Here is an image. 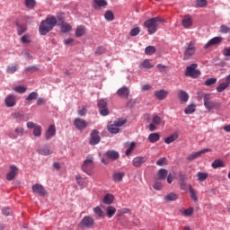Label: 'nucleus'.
<instances>
[{"mask_svg":"<svg viewBox=\"0 0 230 230\" xmlns=\"http://www.w3.org/2000/svg\"><path fill=\"white\" fill-rule=\"evenodd\" d=\"M57 24V17L55 16H49L46 18L45 21H42L40 24L39 31L40 35H48L53 28H55Z\"/></svg>","mask_w":230,"mask_h":230,"instance_id":"f257e3e1","label":"nucleus"},{"mask_svg":"<svg viewBox=\"0 0 230 230\" xmlns=\"http://www.w3.org/2000/svg\"><path fill=\"white\" fill-rule=\"evenodd\" d=\"M164 22V20L159 18V17H154L151 18L144 22L145 28H147V31L149 35H154L155 31H157V28L159 26V23Z\"/></svg>","mask_w":230,"mask_h":230,"instance_id":"f03ea898","label":"nucleus"},{"mask_svg":"<svg viewBox=\"0 0 230 230\" xmlns=\"http://www.w3.org/2000/svg\"><path fill=\"white\" fill-rule=\"evenodd\" d=\"M202 96L205 109H207V111H220V109H222V102L211 101L210 94L203 93Z\"/></svg>","mask_w":230,"mask_h":230,"instance_id":"7ed1b4c3","label":"nucleus"},{"mask_svg":"<svg viewBox=\"0 0 230 230\" xmlns=\"http://www.w3.org/2000/svg\"><path fill=\"white\" fill-rule=\"evenodd\" d=\"M94 168V158L91 155L87 156L86 159L84 161L82 165V170L87 175H91L93 169Z\"/></svg>","mask_w":230,"mask_h":230,"instance_id":"20e7f679","label":"nucleus"},{"mask_svg":"<svg viewBox=\"0 0 230 230\" xmlns=\"http://www.w3.org/2000/svg\"><path fill=\"white\" fill-rule=\"evenodd\" d=\"M104 156L101 159V162L102 164H108L109 161H117V159H119V153L115 150H109L105 153Z\"/></svg>","mask_w":230,"mask_h":230,"instance_id":"39448f33","label":"nucleus"},{"mask_svg":"<svg viewBox=\"0 0 230 230\" xmlns=\"http://www.w3.org/2000/svg\"><path fill=\"white\" fill-rule=\"evenodd\" d=\"M197 49L195 48V41H190L186 47L183 55V60H190L195 55Z\"/></svg>","mask_w":230,"mask_h":230,"instance_id":"423d86ee","label":"nucleus"},{"mask_svg":"<svg viewBox=\"0 0 230 230\" xmlns=\"http://www.w3.org/2000/svg\"><path fill=\"white\" fill-rule=\"evenodd\" d=\"M197 67H199V65L195 63L187 66L185 71V76H190V78H199L200 75V70H197Z\"/></svg>","mask_w":230,"mask_h":230,"instance_id":"0eeeda50","label":"nucleus"},{"mask_svg":"<svg viewBox=\"0 0 230 230\" xmlns=\"http://www.w3.org/2000/svg\"><path fill=\"white\" fill-rule=\"evenodd\" d=\"M78 226L81 229H91L94 226V218L91 216H85Z\"/></svg>","mask_w":230,"mask_h":230,"instance_id":"6e6552de","label":"nucleus"},{"mask_svg":"<svg viewBox=\"0 0 230 230\" xmlns=\"http://www.w3.org/2000/svg\"><path fill=\"white\" fill-rule=\"evenodd\" d=\"M98 108H99V112L101 116H109L110 111H109V108H107V102H105V100L101 99L98 102Z\"/></svg>","mask_w":230,"mask_h":230,"instance_id":"1a4fd4ad","label":"nucleus"},{"mask_svg":"<svg viewBox=\"0 0 230 230\" xmlns=\"http://www.w3.org/2000/svg\"><path fill=\"white\" fill-rule=\"evenodd\" d=\"M32 191L40 197H46V195H48V190L44 189V186H42V184L39 183H36L32 186Z\"/></svg>","mask_w":230,"mask_h":230,"instance_id":"9d476101","label":"nucleus"},{"mask_svg":"<svg viewBox=\"0 0 230 230\" xmlns=\"http://www.w3.org/2000/svg\"><path fill=\"white\" fill-rule=\"evenodd\" d=\"M208 152H211V148H205L196 153H192L187 156V161L189 162L195 161V159H199L200 155H203V154H208Z\"/></svg>","mask_w":230,"mask_h":230,"instance_id":"9b49d317","label":"nucleus"},{"mask_svg":"<svg viewBox=\"0 0 230 230\" xmlns=\"http://www.w3.org/2000/svg\"><path fill=\"white\" fill-rule=\"evenodd\" d=\"M74 126L77 130H84L86 127H89V122L85 121L84 119L76 118L74 120Z\"/></svg>","mask_w":230,"mask_h":230,"instance_id":"f8f14e48","label":"nucleus"},{"mask_svg":"<svg viewBox=\"0 0 230 230\" xmlns=\"http://www.w3.org/2000/svg\"><path fill=\"white\" fill-rule=\"evenodd\" d=\"M100 141H102V137H100V132H98L96 129H93L90 134V145H98Z\"/></svg>","mask_w":230,"mask_h":230,"instance_id":"ddd939ff","label":"nucleus"},{"mask_svg":"<svg viewBox=\"0 0 230 230\" xmlns=\"http://www.w3.org/2000/svg\"><path fill=\"white\" fill-rule=\"evenodd\" d=\"M146 161H148V157L146 156H137L133 158L132 164L135 166V168H141V166H143Z\"/></svg>","mask_w":230,"mask_h":230,"instance_id":"4468645a","label":"nucleus"},{"mask_svg":"<svg viewBox=\"0 0 230 230\" xmlns=\"http://www.w3.org/2000/svg\"><path fill=\"white\" fill-rule=\"evenodd\" d=\"M22 137L24 136V128H16L13 131L9 132L8 137L11 139H17V137Z\"/></svg>","mask_w":230,"mask_h":230,"instance_id":"2eb2a0df","label":"nucleus"},{"mask_svg":"<svg viewBox=\"0 0 230 230\" xmlns=\"http://www.w3.org/2000/svg\"><path fill=\"white\" fill-rule=\"evenodd\" d=\"M17 103V97L13 94H8L4 99V104L6 107H15Z\"/></svg>","mask_w":230,"mask_h":230,"instance_id":"dca6fc26","label":"nucleus"},{"mask_svg":"<svg viewBox=\"0 0 230 230\" xmlns=\"http://www.w3.org/2000/svg\"><path fill=\"white\" fill-rule=\"evenodd\" d=\"M222 40H224V38L222 37L212 38L208 41V43L205 44L204 49H208V48H210V46H217V44H220Z\"/></svg>","mask_w":230,"mask_h":230,"instance_id":"f3484780","label":"nucleus"},{"mask_svg":"<svg viewBox=\"0 0 230 230\" xmlns=\"http://www.w3.org/2000/svg\"><path fill=\"white\" fill-rule=\"evenodd\" d=\"M117 94L119 98H125L127 100L130 94V90L127 86H122L117 91Z\"/></svg>","mask_w":230,"mask_h":230,"instance_id":"a211bd4d","label":"nucleus"},{"mask_svg":"<svg viewBox=\"0 0 230 230\" xmlns=\"http://www.w3.org/2000/svg\"><path fill=\"white\" fill-rule=\"evenodd\" d=\"M10 172L6 175V179L8 181H13L15 177H17V172H19V168H17L15 165L10 166Z\"/></svg>","mask_w":230,"mask_h":230,"instance_id":"6ab92c4d","label":"nucleus"},{"mask_svg":"<svg viewBox=\"0 0 230 230\" xmlns=\"http://www.w3.org/2000/svg\"><path fill=\"white\" fill-rule=\"evenodd\" d=\"M56 134H57V128L55 127L54 124H52L49 127L48 130L46 131L45 137L47 141H49V139H51V137H54Z\"/></svg>","mask_w":230,"mask_h":230,"instance_id":"aec40b11","label":"nucleus"},{"mask_svg":"<svg viewBox=\"0 0 230 230\" xmlns=\"http://www.w3.org/2000/svg\"><path fill=\"white\" fill-rule=\"evenodd\" d=\"M183 28H191L193 26V19L190 15H185L181 21Z\"/></svg>","mask_w":230,"mask_h":230,"instance_id":"412c9836","label":"nucleus"},{"mask_svg":"<svg viewBox=\"0 0 230 230\" xmlns=\"http://www.w3.org/2000/svg\"><path fill=\"white\" fill-rule=\"evenodd\" d=\"M179 199V195L174 192H171L164 197V202H173Z\"/></svg>","mask_w":230,"mask_h":230,"instance_id":"4be33fe9","label":"nucleus"},{"mask_svg":"<svg viewBox=\"0 0 230 230\" xmlns=\"http://www.w3.org/2000/svg\"><path fill=\"white\" fill-rule=\"evenodd\" d=\"M178 98L181 103H186L190 100V95L184 90H181L178 93Z\"/></svg>","mask_w":230,"mask_h":230,"instance_id":"5701e85b","label":"nucleus"},{"mask_svg":"<svg viewBox=\"0 0 230 230\" xmlns=\"http://www.w3.org/2000/svg\"><path fill=\"white\" fill-rule=\"evenodd\" d=\"M155 96L159 101L164 100L168 96V91L166 90H159L155 92Z\"/></svg>","mask_w":230,"mask_h":230,"instance_id":"b1692460","label":"nucleus"},{"mask_svg":"<svg viewBox=\"0 0 230 230\" xmlns=\"http://www.w3.org/2000/svg\"><path fill=\"white\" fill-rule=\"evenodd\" d=\"M38 154H40V155H51L53 150L48 146H43L38 149Z\"/></svg>","mask_w":230,"mask_h":230,"instance_id":"393cba45","label":"nucleus"},{"mask_svg":"<svg viewBox=\"0 0 230 230\" xmlns=\"http://www.w3.org/2000/svg\"><path fill=\"white\" fill-rule=\"evenodd\" d=\"M212 168L214 170H217V168H226V164L223 162L222 159H216L212 164H211Z\"/></svg>","mask_w":230,"mask_h":230,"instance_id":"a878e982","label":"nucleus"},{"mask_svg":"<svg viewBox=\"0 0 230 230\" xmlns=\"http://www.w3.org/2000/svg\"><path fill=\"white\" fill-rule=\"evenodd\" d=\"M15 24L17 26V33L18 35H22L28 30V26L26 24H21L19 23V21L15 22Z\"/></svg>","mask_w":230,"mask_h":230,"instance_id":"bb28decb","label":"nucleus"},{"mask_svg":"<svg viewBox=\"0 0 230 230\" xmlns=\"http://www.w3.org/2000/svg\"><path fill=\"white\" fill-rule=\"evenodd\" d=\"M93 8H105L107 6L108 3L106 0H93Z\"/></svg>","mask_w":230,"mask_h":230,"instance_id":"cd10ccee","label":"nucleus"},{"mask_svg":"<svg viewBox=\"0 0 230 230\" xmlns=\"http://www.w3.org/2000/svg\"><path fill=\"white\" fill-rule=\"evenodd\" d=\"M159 139H161V135H159V133H151L148 136V141L150 143H157Z\"/></svg>","mask_w":230,"mask_h":230,"instance_id":"c85d7f7f","label":"nucleus"},{"mask_svg":"<svg viewBox=\"0 0 230 230\" xmlns=\"http://www.w3.org/2000/svg\"><path fill=\"white\" fill-rule=\"evenodd\" d=\"M178 138H179V134L173 133L171 136L164 138V143H166V145H170Z\"/></svg>","mask_w":230,"mask_h":230,"instance_id":"c756f323","label":"nucleus"},{"mask_svg":"<svg viewBox=\"0 0 230 230\" xmlns=\"http://www.w3.org/2000/svg\"><path fill=\"white\" fill-rule=\"evenodd\" d=\"M125 177V172H114L113 173V182H121Z\"/></svg>","mask_w":230,"mask_h":230,"instance_id":"7c9ffc66","label":"nucleus"},{"mask_svg":"<svg viewBox=\"0 0 230 230\" xmlns=\"http://www.w3.org/2000/svg\"><path fill=\"white\" fill-rule=\"evenodd\" d=\"M103 204L111 205L114 202V195L112 194H106L102 199Z\"/></svg>","mask_w":230,"mask_h":230,"instance_id":"2f4dec72","label":"nucleus"},{"mask_svg":"<svg viewBox=\"0 0 230 230\" xmlns=\"http://www.w3.org/2000/svg\"><path fill=\"white\" fill-rule=\"evenodd\" d=\"M84 33H85V26L84 25L77 26L75 30V37H84Z\"/></svg>","mask_w":230,"mask_h":230,"instance_id":"473e14b6","label":"nucleus"},{"mask_svg":"<svg viewBox=\"0 0 230 230\" xmlns=\"http://www.w3.org/2000/svg\"><path fill=\"white\" fill-rule=\"evenodd\" d=\"M24 4L26 8H29V10H33L35 6L37 5V1L35 0H24Z\"/></svg>","mask_w":230,"mask_h":230,"instance_id":"72a5a7b5","label":"nucleus"},{"mask_svg":"<svg viewBox=\"0 0 230 230\" xmlns=\"http://www.w3.org/2000/svg\"><path fill=\"white\" fill-rule=\"evenodd\" d=\"M106 213H107L108 218H112V217L116 215V208L113 206H109L106 208Z\"/></svg>","mask_w":230,"mask_h":230,"instance_id":"f704fd0d","label":"nucleus"},{"mask_svg":"<svg viewBox=\"0 0 230 230\" xmlns=\"http://www.w3.org/2000/svg\"><path fill=\"white\" fill-rule=\"evenodd\" d=\"M108 130L111 134H118L119 132V128H117L112 122L108 124Z\"/></svg>","mask_w":230,"mask_h":230,"instance_id":"c9c22d12","label":"nucleus"},{"mask_svg":"<svg viewBox=\"0 0 230 230\" xmlns=\"http://www.w3.org/2000/svg\"><path fill=\"white\" fill-rule=\"evenodd\" d=\"M73 30V27L69 23L63 22L61 23V31L62 33H67Z\"/></svg>","mask_w":230,"mask_h":230,"instance_id":"e433bc0d","label":"nucleus"},{"mask_svg":"<svg viewBox=\"0 0 230 230\" xmlns=\"http://www.w3.org/2000/svg\"><path fill=\"white\" fill-rule=\"evenodd\" d=\"M166 177H168V171L166 169H160L158 171V179H160V181H164Z\"/></svg>","mask_w":230,"mask_h":230,"instance_id":"4c0bfd02","label":"nucleus"},{"mask_svg":"<svg viewBox=\"0 0 230 230\" xmlns=\"http://www.w3.org/2000/svg\"><path fill=\"white\" fill-rule=\"evenodd\" d=\"M189 191L190 193V199H192L194 202H197L199 200V197H197V192L195 191V189L191 187V185H189Z\"/></svg>","mask_w":230,"mask_h":230,"instance_id":"58836bf2","label":"nucleus"},{"mask_svg":"<svg viewBox=\"0 0 230 230\" xmlns=\"http://www.w3.org/2000/svg\"><path fill=\"white\" fill-rule=\"evenodd\" d=\"M208 176L209 174H208V172H199L197 173L198 181H199V182H204Z\"/></svg>","mask_w":230,"mask_h":230,"instance_id":"ea45409f","label":"nucleus"},{"mask_svg":"<svg viewBox=\"0 0 230 230\" xmlns=\"http://www.w3.org/2000/svg\"><path fill=\"white\" fill-rule=\"evenodd\" d=\"M11 116L12 118H13V119H17V121H22V119H24V114L19 111L13 112Z\"/></svg>","mask_w":230,"mask_h":230,"instance_id":"a19ab883","label":"nucleus"},{"mask_svg":"<svg viewBox=\"0 0 230 230\" xmlns=\"http://www.w3.org/2000/svg\"><path fill=\"white\" fill-rule=\"evenodd\" d=\"M141 67H144V69H152V67H154V64L150 62V59H145L141 64Z\"/></svg>","mask_w":230,"mask_h":230,"instance_id":"79ce46f5","label":"nucleus"},{"mask_svg":"<svg viewBox=\"0 0 230 230\" xmlns=\"http://www.w3.org/2000/svg\"><path fill=\"white\" fill-rule=\"evenodd\" d=\"M56 20H57L58 25L64 24V22H66V18L64 16V13H58Z\"/></svg>","mask_w":230,"mask_h":230,"instance_id":"37998d69","label":"nucleus"},{"mask_svg":"<svg viewBox=\"0 0 230 230\" xmlns=\"http://www.w3.org/2000/svg\"><path fill=\"white\" fill-rule=\"evenodd\" d=\"M227 87H229V84L226 81L225 83H221L217 86V93H224V91H226V89H227Z\"/></svg>","mask_w":230,"mask_h":230,"instance_id":"c03bdc74","label":"nucleus"},{"mask_svg":"<svg viewBox=\"0 0 230 230\" xmlns=\"http://www.w3.org/2000/svg\"><path fill=\"white\" fill-rule=\"evenodd\" d=\"M104 19H106V21H114V13H112V11L108 10L106 11L105 14H104Z\"/></svg>","mask_w":230,"mask_h":230,"instance_id":"a18cd8bd","label":"nucleus"},{"mask_svg":"<svg viewBox=\"0 0 230 230\" xmlns=\"http://www.w3.org/2000/svg\"><path fill=\"white\" fill-rule=\"evenodd\" d=\"M37 98H39V93L37 92H32L27 96L26 101L33 102V100H37Z\"/></svg>","mask_w":230,"mask_h":230,"instance_id":"49530a36","label":"nucleus"},{"mask_svg":"<svg viewBox=\"0 0 230 230\" xmlns=\"http://www.w3.org/2000/svg\"><path fill=\"white\" fill-rule=\"evenodd\" d=\"M41 135H42V127H40V125H38V126L33 129V136H35L36 137H40Z\"/></svg>","mask_w":230,"mask_h":230,"instance_id":"de8ad7c7","label":"nucleus"},{"mask_svg":"<svg viewBox=\"0 0 230 230\" xmlns=\"http://www.w3.org/2000/svg\"><path fill=\"white\" fill-rule=\"evenodd\" d=\"M219 31H220V33H223V35L230 33V27L226 24H223L220 26Z\"/></svg>","mask_w":230,"mask_h":230,"instance_id":"09e8293b","label":"nucleus"},{"mask_svg":"<svg viewBox=\"0 0 230 230\" xmlns=\"http://www.w3.org/2000/svg\"><path fill=\"white\" fill-rule=\"evenodd\" d=\"M127 123L126 119H119L113 122V125L118 128V127H123Z\"/></svg>","mask_w":230,"mask_h":230,"instance_id":"8fccbe9b","label":"nucleus"},{"mask_svg":"<svg viewBox=\"0 0 230 230\" xmlns=\"http://www.w3.org/2000/svg\"><path fill=\"white\" fill-rule=\"evenodd\" d=\"M136 149V142H131L129 147L126 150V155L128 156Z\"/></svg>","mask_w":230,"mask_h":230,"instance_id":"3c124183","label":"nucleus"},{"mask_svg":"<svg viewBox=\"0 0 230 230\" xmlns=\"http://www.w3.org/2000/svg\"><path fill=\"white\" fill-rule=\"evenodd\" d=\"M196 5L198 8H204L208 6V0H197Z\"/></svg>","mask_w":230,"mask_h":230,"instance_id":"603ef678","label":"nucleus"},{"mask_svg":"<svg viewBox=\"0 0 230 230\" xmlns=\"http://www.w3.org/2000/svg\"><path fill=\"white\" fill-rule=\"evenodd\" d=\"M146 55H154L155 53V47L154 46H148L145 49Z\"/></svg>","mask_w":230,"mask_h":230,"instance_id":"864d4df0","label":"nucleus"},{"mask_svg":"<svg viewBox=\"0 0 230 230\" xmlns=\"http://www.w3.org/2000/svg\"><path fill=\"white\" fill-rule=\"evenodd\" d=\"M215 84H217V78L215 77L207 79L205 81V85H207V87H211V85H215Z\"/></svg>","mask_w":230,"mask_h":230,"instance_id":"5fc2aeb1","label":"nucleus"},{"mask_svg":"<svg viewBox=\"0 0 230 230\" xmlns=\"http://www.w3.org/2000/svg\"><path fill=\"white\" fill-rule=\"evenodd\" d=\"M184 112H185V114H193V112H195V105L194 104L189 105L185 109Z\"/></svg>","mask_w":230,"mask_h":230,"instance_id":"6e6d98bb","label":"nucleus"},{"mask_svg":"<svg viewBox=\"0 0 230 230\" xmlns=\"http://www.w3.org/2000/svg\"><path fill=\"white\" fill-rule=\"evenodd\" d=\"M141 31V29H139V27H135L133 28L130 32L129 35L131 37H137V35H139V32Z\"/></svg>","mask_w":230,"mask_h":230,"instance_id":"4d7b16f0","label":"nucleus"},{"mask_svg":"<svg viewBox=\"0 0 230 230\" xmlns=\"http://www.w3.org/2000/svg\"><path fill=\"white\" fill-rule=\"evenodd\" d=\"M13 91H15V93H19V94H24V93H26V87L25 86H16L13 88Z\"/></svg>","mask_w":230,"mask_h":230,"instance_id":"13d9d810","label":"nucleus"},{"mask_svg":"<svg viewBox=\"0 0 230 230\" xmlns=\"http://www.w3.org/2000/svg\"><path fill=\"white\" fill-rule=\"evenodd\" d=\"M22 44H30L31 40L30 39V34H25L21 38Z\"/></svg>","mask_w":230,"mask_h":230,"instance_id":"bf43d9fd","label":"nucleus"},{"mask_svg":"<svg viewBox=\"0 0 230 230\" xmlns=\"http://www.w3.org/2000/svg\"><path fill=\"white\" fill-rule=\"evenodd\" d=\"M16 71H17V66H8L6 68V73L8 75H13V73H15Z\"/></svg>","mask_w":230,"mask_h":230,"instance_id":"052dcab7","label":"nucleus"},{"mask_svg":"<svg viewBox=\"0 0 230 230\" xmlns=\"http://www.w3.org/2000/svg\"><path fill=\"white\" fill-rule=\"evenodd\" d=\"M179 184H180L181 190H182L183 191H187L188 188H190V185H188L186 181H179Z\"/></svg>","mask_w":230,"mask_h":230,"instance_id":"680f3d73","label":"nucleus"},{"mask_svg":"<svg viewBox=\"0 0 230 230\" xmlns=\"http://www.w3.org/2000/svg\"><path fill=\"white\" fill-rule=\"evenodd\" d=\"M93 212L95 215H98L100 217H103V210H102V208L96 207L93 208Z\"/></svg>","mask_w":230,"mask_h":230,"instance_id":"e2e57ef3","label":"nucleus"},{"mask_svg":"<svg viewBox=\"0 0 230 230\" xmlns=\"http://www.w3.org/2000/svg\"><path fill=\"white\" fill-rule=\"evenodd\" d=\"M3 215H4L5 217H10L12 216V209L10 208H4L2 210Z\"/></svg>","mask_w":230,"mask_h":230,"instance_id":"0e129e2a","label":"nucleus"},{"mask_svg":"<svg viewBox=\"0 0 230 230\" xmlns=\"http://www.w3.org/2000/svg\"><path fill=\"white\" fill-rule=\"evenodd\" d=\"M183 215H184L185 217H191V216L193 215V208H188V209H185V210L183 211Z\"/></svg>","mask_w":230,"mask_h":230,"instance_id":"69168bd1","label":"nucleus"},{"mask_svg":"<svg viewBox=\"0 0 230 230\" xmlns=\"http://www.w3.org/2000/svg\"><path fill=\"white\" fill-rule=\"evenodd\" d=\"M104 52L105 47H99L95 51V55H103Z\"/></svg>","mask_w":230,"mask_h":230,"instance_id":"338daca9","label":"nucleus"},{"mask_svg":"<svg viewBox=\"0 0 230 230\" xmlns=\"http://www.w3.org/2000/svg\"><path fill=\"white\" fill-rule=\"evenodd\" d=\"M223 55L224 57H230V47L225 48L223 49Z\"/></svg>","mask_w":230,"mask_h":230,"instance_id":"774afa93","label":"nucleus"}]
</instances>
